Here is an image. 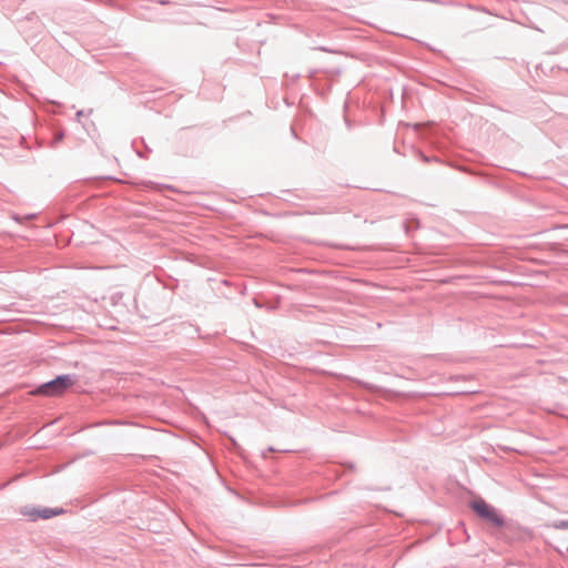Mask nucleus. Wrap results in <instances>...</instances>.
Returning a JSON list of instances; mask_svg holds the SVG:
<instances>
[{
	"label": "nucleus",
	"instance_id": "obj_3",
	"mask_svg": "<svg viewBox=\"0 0 568 568\" xmlns=\"http://www.w3.org/2000/svg\"><path fill=\"white\" fill-rule=\"evenodd\" d=\"M63 513H64V510L62 508H49V507H43V508L23 507L21 509V514L33 521L38 520L39 518L49 519L51 517L59 516Z\"/></svg>",
	"mask_w": 568,
	"mask_h": 568
},
{
	"label": "nucleus",
	"instance_id": "obj_2",
	"mask_svg": "<svg viewBox=\"0 0 568 568\" xmlns=\"http://www.w3.org/2000/svg\"><path fill=\"white\" fill-rule=\"evenodd\" d=\"M471 509L480 517L489 520L495 526L499 527L503 525V519L498 516L495 509L488 505L485 500L478 499L471 503Z\"/></svg>",
	"mask_w": 568,
	"mask_h": 568
},
{
	"label": "nucleus",
	"instance_id": "obj_4",
	"mask_svg": "<svg viewBox=\"0 0 568 568\" xmlns=\"http://www.w3.org/2000/svg\"><path fill=\"white\" fill-rule=\"evenodd\" d=\"M559 527L561 528H568V521H562Z\"/></svg>",
	"mask_w": 568,
	"mask_h": 568
},
{
	"label": "nucleus",
	"instance_id": "obj_1",
	"mask_svg": "<svg viewBox=\"0 0 568 568\" xmlns=\"http://www.w3.org/2000/svg\"><path fill=\"white\" fill-rule=\"evenodd\" d=\"M74 384L69 375L57 377L54 381L41 385L33 394L45 396H60Z\"/></svg>",
	"mask_w": 568,
	"mask_h": 568
}]
</instances>
